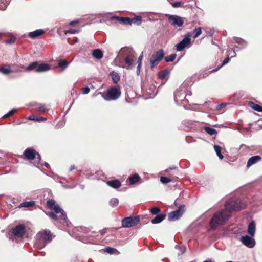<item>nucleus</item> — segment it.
I'll use <instances>...</instances> for the list:
<instances>
[{"label":"nucleus","instance_id":"f257e3e1","mask_svg":"<svg viewBox=\"0 0 262 262\" xmlns=\"http://www.w3.org/2000/svg\"><path fill=\"white\" fill-rule=\"evenodd\" d=\"M245 207V204L238 198H231L226 202L225 208L214 213L209 222L211 230H214L224 225L231 216V212L239 211Z\"/></svg>","mask_w":262,"mask_h":262},{"label":"nucleus","instance_id":"f03ea898","mask_svg":"<svg viewBox=\"0 0 262 262\" xmlns=\"http://www.w3.org/2000/svg\"><path fill=\"white\" fill-rule=\"evenodd\" d=\"M37 238L35 246L38 249L44 248L46 244L50 243L52 239V234L49 230H45L43 232H39L37 234Z\"/></svg>","mask_w":262,"mask_h":262},{"label":"nucleus","instance_id":"7ed1b4c3","mask_svg":"<svg viewBox=\"0 0 262 262\" xmlns=\"http://www.w3.org/2000/svg\"><path fill=\"white\" fill-rule=\"evenodd\" d=\"M23 155L28 160H33L36 158L34 163V165L40 169L42 168V165L40 164L41 160L40 155L34 149L32 148H27L24 151Z\"/></svg>","mask_w":262,"mask_h":262},{"label":"nucleus","instance_id":"20e7f679","mask_svg":"<svg viewBox=\"0 0 262 262\" xmlns=\"http://www.w3.org/2000/svg\"><path fill=\"white\" fill-rule=\"evenodd\" d=\"M50 66L47 63H39L35 61L30 63L25 68V71L28 72L34 71L37 73L48 71L50 69Z\"/></svg>","mask_w":262,"mask_h":262},{"label":"nucleus","instance_id":"39448f33","mask_svg":"<svg viewBox=\"0 0 262 262\" xmlns=\"http://www.w3.org/2000/svg\"><path fill=\"white\" fill-rule=\"evenodd\" d=\"M101 95L105 100H115L120 96L121 91L119 88L114 86L109 89L106 94L101 93Z\"/></svg>","mask_w":262,"mask_h":262},{"label":"nucleus","instance_id":"423d86ee","mask_svg":"<svg viewBox=\"0 0 262 262\" xmlns=\"http://www.w3.org/2000/svg\"><path fill=\"white\" fill-rule=\"evenodd\" d=\"M191 33L188 32L185 35L183 39L180 42L176 45L175 47L177 51L181 52L185 48H188L191 46Z\"/></svg>","mask_w":262,"mask_h":262},{"label":"nucleus","instance_id":"0eeeda50","mask_svg":"<svg viewBox=\"0 0 262 262\" xmlns=\"http://www.w3.org/2000/svg\"><path fill=\"white\" fill-rule=\"evenodd\" d=\"M185 206L180 205L177 210L170 212L168 216V220L169 221H175L179 220L185 212Z\"/></svg>","mask_w":262,"mask_h":262},{"label":"nucleus","instance_id":"6e6552de","mask_svg":"<svg viewBox=\"0 0 262 262\" xmlns=\"http://www.w3.org/2000/svg\"><path fill=\"white\" fill-rule=\"evenodd\" d=\"M164 51L160 49L152 54L150 58V67L154 68L156 64L159 63L164 57Z\"/></svg>","mask_w":262,"mask_h":262},{"label":"nucleus","instance_id":"1a4fd4ad","mask_svg":"<svg viewBox=\"0 0 262 262\" xmlns=\"http://www.w3.org/2000/svg\"><path fill=\"white\" fill-rule=\"evenodd\" d=\"M139 222L138 216L126 217L122 221V226L124 228H129L134 226Z\"/></svg>","mask_w":262,"mask_h":262},{"label":"nucleus","instance_id":"9d476101","mask_svg":"<svg viewBox=\"0 0 262 262\" xmlns=\"http://www.w3.org/2000/svg\"><path fill=\"white\" fill-rule=\"evenodd\" d=\"M187 94H185V91L180 88L174 93V100L177 103L183 102H188L186 98Z\"/></svg>","mask_w":262,"mask_h":262},{"label":"nucleus","instance_id":"9b49d317","mask_svg":"<svg viewBox=\"0 0 262 262\" xmlns=\"http://www.w3.org/2000/svg\"><path fill=\"white\" fill-rule=\"evenodd\" d=\"M169 22L173 26L182 27L184 24V19L178 15H167Z\"/></svg>","mask_w":262,"mask_h":262},{"label":"nucleus","instance_id":"f8f14e48","mask_svg":"<svg viewBox=\"0 0 262 262\" xmlns=\"http://www.w3.org/2000/svg\"><path fill=\"white\" fill-rule=\"evenodd\" d=\"M241 241L243 245L250 248L254 247L255 245V241L251 236H243L241 238Z\"/></svg>","mask_w":262,"mask_h":262},{"label":"nucleus","instance_id":"ddd939ff","mask_svg":"<svg viewBox=\"0 0 262 262\" xmlns=\"http://www.w3.org/2000/svg\"><path fill=\"white\" fill-rule=\"evenodd\" d=\"M26 230V227L24 225L20 224L16 226L13 229V234L18 237H22L24 236Z\"/></svg>","mask_w":262,"mask_h":262},{"label":"nucleus","instance_id":"4468645a","mask_svg":"<svg viewBox=\"0 0 262 262\" xmlns=\"http://www.w3.org/2000/svg\"><path fill=\"white\" fill-rule=\"evenodd\" d=\"M126 50L129 53L124 58V61L128 67H130L133 63L134 58L135 57L134 53L132 50L130 49H127Z\"/></svg>","mask_w":262,"mask_h":262},{"label":"nucleus","instance_id":"2eb2a0df","mask_svg":"<svg viewBox=\"0 0 262 262\" xmlns=\"http://www.w3.org/2000/svg\"><path fill=\"white\" fill-rule=\"evenodd\" d=\"M262 158L260 156L256 155L250 157L247 161L246 167L249 168L251 166L261 161Z\"/></svg>","mask_w":262,"mask_h":262},{"label":"nucleus","instance_id":"dca6fc26","mask_svg":"<svg viewBox=\"0 0 262 262\" xmlns=\"http://www.w3.org/2000/svg\"><path fill=\"white\" fill-rule=\"evenodd\" d=\"M52 209L54 210L56 213H60L62 216V219L64 221L63 223L67 222V220H68L67 214L64 211L60 208L59 206H58L57 204H56Z\"/></svg>","mask_w":262,"mask_h":262},{"label":"nucleus","instance_id":"f3484780","mask_svg":"<svg viewBox=\"0 0 262 262\" xmlns=\"http://www.w3.org/2000/svg\"><path fill=\"white\" fill-rule=\"evenodd\" d=\"M24 68V67L23 66H20L18 67V68H14L13 69V71L17 72H22L24 70H23ZM12 70H10L9 68H1L0 69V72H2L4 74H8L10 73Z\"/></svg>","mask_w":262,"mask_h":262},{"label":"nucleus","instance_id":"a211bd4d","mask_svg":"<svg viewBox=\"0 0 262 262\" xmlns=\"http://www.w3.org/2000/svg\"><path fill=\"white\" fill-rule=\"evenodd\" d=\"M106 183L108 186L114 189H117L121 185L120 181L117 179L107 181Z\"/></svg>","mask_w":262,"mask_h":262},{"label":"nucleus","instance_id":"6ab92c4d","mask_svg":"<svg viewBox=\"0 0 262 262\" xmlns=\"http://www.w3.org/2000/svg\"><path fill=\"white\" fill-rule=\"evenodd\" d=\"M45 33V31L43 29H38L34 31L29 32L28 36L31 38H35Z\"/></svg>","mask_w":262,"mask_h":262},{"label":"nucleus","instance_id":"aec40b11","mask_svg":"<svg viewBox=\"0 0 262 262\" xmlns=\"http://www.w3.org/2000/svg\"><path fill=\"white\" fill-rule=\"evenodd\" d=\"M166 214L165 213H162L157 214L151 221V222L153 224H156L162 222L165 218Z\"/></svg>","mask_w":262,"mask_h":262},{"label":"nucleus","instance_id":"412c9836","mask_svg":"<svg viewBox=\"0 0 262 262\" xmlns=\"http://www.w3.org/2000/svg\"><path fill=\"white\" fill-rule=\"evenodd\" d=\"M247 231L251 237H253L254 236L255 232V224L253 221H251L249 224Z\"/></svg>","mask_w":262,"mask_h":262},{"label":"nucleus","instance_id":"4be33fe9","mask_svg":"<svg viewBox=\"0 0 262 262\" xmlns=\"http://www.w3.org/2000/svg\"><path fill=\"white\" fill-rule=\"evenodd\" d=\"M93 56L97 59H100L103 57V52L99 49H95L92 52Z\"/></svg>","mask_w":262,"mask_h":262},{"label":"nucleus","instance_id":"5701e85b","mask_svg":"<svg viewBox=\"0 0 262 262\" xmlns=\"http://www.w3.org/2000/svg\"><path fill=\"white\" fill-rule=\"evenodd\" d=\"M169 74V71L167 69L160 72L158 74V76L160 79L163 80L168 77Z\"/></svg>","mask_w":262,"mask_h":262},{"label":"nucleus","instance_id":"b1692460","mask_svg":"<svg viewBox=\"0 0 262 262\" xmlns=\"http://www.w3.org/2000/svg\"><path fill=\"white\" fill-rule=\"evenodd\" d=\"M249 105L253 110L256 111L258 112H262V107L260 106V105L255 104V103L251 101H250L249 102Z\"/></svg>","mask_w":262,"mask_h":262},{"label":"nucleus","instance_id":"393cba45","mask_svg":"<svg viewBox=\"0 0 262 262\" xmlns=\"http://www.w3.org/2000/svg\"><path fill=\"white\" fill-rule=\"evenodd\" d=\"M233 39L237 43L242 46V48H245L247 45V42L241 38L234 37Z\"/></svg>","mask_w":262,"mask_h":262},{"label":"nucleus","instance_id":"a878e982","mask_svg":"<svg viewBox=\"0 0 262 262\" xmlns=\"http://www.w3.org/2000/svg\"><path fill=\"white\" fill-rule=\"evenodd\" d=\"M129 180L131 184H134L140 180V177L138 174H134L129 177Z\"/></svg>","mask_w":262,"mask_h":262},{"label":"nucleus","instance_id":"bb28decb","mask_svg":"<svg viewBox=\"0 0 262 262\" xmlns=\"http://www.w3.org/2000/svg\"><path fill=\"white\" fill-rule=\"evenodd\" d=\"M130 25L132 24H135L137 25H140L142 23V17L140 16H137L134 18H130Z\"/></svg>","mask_w":262,"mask_h":262},{"label":"nucleus","instance_id":"cd10ccee","mask_svg":"<svg viewBox=\"0 0 262 262\" xmlns=\"http://www.w3.org/2000/svg\"><path fill=\"white\" fill-rule=\"evenodd\" d=\"M104 251L110 254H118L119 252L115 248L107 247L105 248Z\"/></svg>","mask_w":262,"mask_h":262},{"label":"nucleus","instance_id":"c85d7f7f","mask_svg":"<svg viewBox=\"0 0 262 262\" xmlns=\"http://www.w3.org/2000/svg\"><path fill=\"white\" fill-rule=\"evenodd\" d=\"M35 204V202L34 201L24 202L21 203L19 205L20 207H29L33 206Z\"/></svg>","mask_w":262,"mask_h":262},{"label":"nucleus","instance_id":"c756f323","mask_svg":"<svg viewBox=\"0 0 262 262\" xmlns=\"http://www.w3.org/2000/svg\"><path fill=\"white\" fill-rule=\"evenodd\" d=\"M214 150H215L217 156H218V157L220 159H223V156L221 154V147L219 145H214Z\"/></svg>","mask_w":262,"mask_h":262},{"label":"nucleus","instance_id":"7c9ffc66","mask_svg":"<svg viewBox=\"0 0 262 262\" xmlns=\"http://www.w3.org/2000/svg\"><path fill=\"white\" fill-rule=\"evenodd\" d=\"M204 130L210 135H214L217 134L216 130L209 127L206 126L204 128Z\"/></svg>","mask_w":262,"mask_h":262},{"label":"nucleus","instance_id":"2f4dec72","mask_svg":"<svg viewBox=\"0 0 262 262\" xmlns=\"http://www.w3.org/2000/svg\"><path fill=\"white\" fill-rule=\"evenodd\" d=\"M75 230L80 232V233L83 234V233H87L89 232V229L88 228L84 227H77L75 229ZM80 235L82 236V234Z\"/></svg>","mask_w":262,"mask_h":262},{"label":"nucleus","instance_id":"473e14b6","mask_svg":"<svg viewBox=\"0 0 262 262\" xmlns=\"http://www.w3.org/2000/svg\"><path fill=\"white\" fill-rule=\"evenodd\" d=\"M111 75L112 76L113 81L115 83H117L119 81L120 78L118 73L113 72L111 73Z\"/></svg>","mask_w":262,"mask_h":262},{"label":"nucleus","instance_id":"72a5a7b5","mask_svg":"<svg viewBox=\"0 0 262 262\" xmlns=\"http://www.w3.org/2000/svg\"><path fill=\"white\" fill-rule=\"evenodd\" d=\"M177 57L176 54H172L169 56H166L164 58L166 62H172Z\"/></svg>","mask_w":262,"mask_h":262},{"label":"nucleus","instance_id":"f704fd0d","mask_svg":"<svg viewBox=\"0 0 262 262\" xmlns=\"http://www.w3.org/2000/svg\"><path fill=\"white\" fill-rule=\"evenodd\" d=\"M119 203V200L117 198H112L109 201V204L112 207H116Z\"/></svg>","mask_w":262,"mask_h":262},{"label":"nucleus","instance_id":"c9c22d12","mask_svg":"<svg viewBox=\"0 0 262 262\" xmlns=\"http://www.w3.org/2000/svg\"><path fill=\"white\" fill-rule=\"evenodd\" d=\"M58 65V67L62 68L64 70L68 67L69 63L65 60H61L59 61Z\"/></svg>","mask_w":262,"mask_h":262},{"label":"nucleus","instance_id":"e433bc0d","mask_svg":"<svg viewBox=\"0 0 262 262\" xmlns=\"http://www.w3.org/2000/svg\"><path fill=\"white\" fill-rule=\"evenodd\" d=\"M202 33V29L201 27H196L193 30L194 37L197 38Z\"/></svg>","mask_w":262,"mask_h":262},{"label":"nucleus","instance_id":"4c0bfd02","mask_svg":"<svg viewBox=\"0 0 262 262\" xmlns=\"http://www.w3.org/2000/svg\"><path fill=\"white\" fill-rule=\"evenodd\" d=\"M230 60V58H229V57H227V58H226L223 61L221 66H220V67H219L218 68L215 69H213L212 72H216L220 68H221L222 66L227 64Z\"/></svg>","mask_w":262,"mask_h":262},{"label":"nucleus","instance_id":"58836bf2","mask_svg":"<svg viewBox=\"0 0 262 262\" xmlns=\"http://www.w3.org/2000/svg\"><path fill=\"white\" fill-rule=\"evenodd\" d=\"M150 212L152 215H157L160 212V209L158 207H154L150 209Z\"/></svg>","mask_w":262,"mask_h":262},{"label":"nucleus","instance_id":"ea45409f","mask_svg":"<svg viewBox=\"0 0 262 262\" xmlns=\"http://www.w3.org/2000/svg\"><path fill=\"white\" fill-rule=\"evenodd\" d=\"M55 205L56 204L54 200L50 199L47 202V205L51 209H52Z\"/></svg>","mask_w":262,"mask_h":262},{"label":"nucleus","instance_id":"a19ab883","mask_svg":"<svg viewBox=\"0 0 262 262\" xmlns=\"http://www.w3.org/2000/svg\"><path fill=\"white\" fill-rule=\"evenodd\" d=\"M17 111L16 109H12L11 111H10L9 112H8L7 114H5L4 116H3L2 118H6L9 117L11 116L12 115H13Z\"/></svg>","mask_w":262,"mask_h":262},{"label":"nucleus","instance_id":"79ce46f5","mask_svg":"<svg viewBox=\"0 0 262 262\" xmlns=\"http://www.w3.org/2000/svg\"><path fill=\"white\" fill-rule=\"evenodd\" d=\"M120 22L124 25H130V18H129V17H122V20H121Z\"/></svg>","mask_w":262,"mask_h":262},{"label":"nucleus","instance_id":"37998d69","mask_svg":"<svg viewBox=\"0 0 262 262\" xmlns=\"http://www.w3.org/2000/svg\"><path fill=\"white\" fill-rule=\"evenodd\" d=\"M160 181L163 184H167L171 182V179L166 177H161Z\"/></svg>","mask_w":262,"mask_h":262},{"label":"nucleus","instance_id":"c03bdc74","mask_svg":"<svg viewBox=\"0 0 262 262\" xmlns=\"http://www.w3.org/2000/svg\"><path fill=\"white\" fill-rule=\"evenodd\" d=\"M175 248L180 250V252L178 253L179 255L183 254L185 251V248L184 247H181L177 245L176 246Z\"/></svg>","mask_w":262,"mask_h":262},{"label":"nucleus","instance_id":"a18cd8bd","mask_svg":"<svg viewBox=\"0 0 262 262\" xmlns=\"http://www.w3.org/2000/svg\"><path fill=\"white\" fill-rule=\"evenodd\" d=\"M47 215L51 219H53L55 221L58 220L57 216L53 212H49L47 214Z\"/></svg>","mask_w":262,"mask_h":262},{"label":"nucleus","instance_id":"49530a36","mask_svg":"<svg viewBox=\"0 0 262 262\" xmlns=\"http://www.w3.org/2000/svg\"><path fill=\"white\" fill-rule=\"evenodd\" d=\"M172 6L174 8H178V7H181L182 2L181 1H177V2L172 3Z\"/></svg>","mask_w":262,"mask_h":262},{"label":"nucleus","instance_id":"de8ad7c7","mask_svg":"<svg viewBox=\"0 0 262 262\" xmlns=\"http://www.w3.org/2000/svg\"><path fill=\"white\" fill-rule=\"evenodd\" d=\"M38 110L40 112H45V111L47 110V108L44 104H39Z\"/></svg>","mask_w":262,"mask_h":262},{"label":"nucleus","instance_id":"09e8293b","mask_svg":"<svg viewBox=\"0 0 262 262\" xmlns=\"http://www.w3.org/2000/svg\"><path fill=\"white\" fill-rule=\"evenodd\" d=\"M81 91L83 94H87L90 92V88L88 86H85L82 88Z\"/></svg>","mask_w":262,"mask_h":262},{"label":"nucleus","instance_id":"8fccbe9b","mask_svg":"<svg viewBox=\"0 0 262 262\" xmlns=\"http://www.w3.org/2000/svg\"><path fill=\"white\" fill-rule=\"evenodd\" d=\"M15 40H16L15 38H11L7 39L6 41V43L7 44H12V43H14L15 41Z\"/></svg>","mask_w":262,"mask_h":262},{"label":"nucleus","instance_id":"3c124183","mask_svg":"<svg viewBox=\"0 0 262 262\" xmlns=\"http://www.w3.org/2000/svg\"><path fill=\"white\" fill-rule=\"evenodd\" d=\"M227 105V103H221L220 104V105H218L216 107V110H220V109H221L223 107H224L225 106H226Z\"/></svg>","mask_w":262,"mask_h":262},{"label":"nucleus","instance_id":"603ef678","mask_svg":"<svg viewBox=\"0 0 262 262\" xmlns=\"http://www.w3.org/2000/svg\"><path fill=\"white\" fill-rule=\"evenodd\" d=\"M111 20H116L120 22L121 20H122V17L114 16L111 17Z\"/></svg>","mask_w":262,"mask_h":262},{"label":"nucleus","instance_id":"864d4df0","mask_svg":"<svg viewBox=\"0 0 262 262\" xmlns=\"http://www.w3.org/2000/svg\"><path fill=\"white\" fill-rule=\"evenodd\" d=\"M47 119L46 118L42 117H36V121H41L43 120H46Z\"/></svg>","mask_w":262,"mask_h":262},{"label":"nucleus","instance_id":"5fc2aeb1","mask_svg":"<svg viewBox=\"0 0 262 262\" xmlns=\"http://www.w3.org/2000/svg\"><path fill=\"white\" fill-rule=\"evenodd\" d=\"M143 53H142V54L138 58V64L140 63V65L142 66V60L143 59Z\"/></svg>","mask_w":262,"mask_h":262},{"label":"nucleus","instance_id":"6e6d98bb","mask_svg":"<svg viewBox=\"0 0 262 262\" xmlns=\"http://www.w3.org/2000/svg\"><path fill=\"white\" fill-rule=\"evenodd\" d=\"M68 32H69L71 34H76L78 32V30H75V29H70L68 31Z\"/></svg>","mask_w":262,"mask_h":262},{"label":"nucleus","instance_id":"4d7b16f0","mask_svg":"<svg viewBox=\"0 0 262 262\" xmlns=\"http://www.w3.org/2000/svg\"><path fill=\"white\" fill-rule=\"evenodd\" d=\"M141 68V66L140 65V63L138 64V66L137 67V71H136V73H137V75H139L140 74Z\"/></svg>","mask_w":262,"mask_h":262},{"label":"nucleus","instance_id":"13d9d810","mask_svg":"<svg viewBox=\"0 0 262 262\" xmlns=\"http://www.w3.org/2000/svg\"><path fill=\"white\" fill-rule=\"evenodd\" d=\"M36 116H29V117L28 119H29V120H34V121H36Z\"/></svg>","mask_w":262,"mask_h":262},{"label":"nucleus","instance_id":"bf43d9fd","mask_svg":"<svg viewBox=\"0 0 262 262\" xmlns=\"http://www.w3.org/2000/svg\"><path fill=\"white\" fill-rule=\"evenodd\" d=\"M106 228H104V229H103V230H100V231H99V232H100L101 234L102 235H104V234L105 233V232H106Z\"/></svg>","mask_w":262,"mask_h":262},{"label":"nucleus","instance_id":"052dcab7","mask_svg":"<svg viewBox=\"0 0 262 262\" xmlns=\"http://www.w3.org/2000/svg\"><path fill=\"white\" fill-rule=\"evenodd\" d=\"M78 23V21H72L70 23V25L71 26H74V25L77 24Z\"/></svg>","mask_w":262,"mask_h":262},{"label":"nucleus","instance_id":"680f3d73","mask_svg":"<svg viewBox=\"0 0 262 262\" xmlns=\"http://www.w3.org/2000/svg\"><path fill=\"white\" fill-rule=\"evenodd\" d=\"M203 262H214V261H213L211 259L208 258L207 259H206V260L204 261Z\"/></svg>","mask_w":262,"mask_h":262},{"label":"nucleus","instance_id":"e2e57ef3","mask_svg":"<svg viewBox=\"0 0 262 262\" xmlns=\"http://www.w3.org/2000/svg\"><path fill=\"white\" fill-rule=\"evenodd\" d=\"M44 165H45V166H46L47 168H49V167H50V165H49V164L48 163H47V162H45V163H44Z\"/></svg>","mask_w":262,"mask_h":262},{"label":"nucleus","instance_id":"0e129e2a","mask_svg":"<svg viewBox=\"0 0 262 262\" xmlns=\"http://www.w3.org/2000/svg\"><path fill=\"white\" fill-rule=\"evenodd\" d=\"M75 168V166H74V165H72V166H71V167L70 168V171H72V170H73V169H74Z\"/></svg>","mask_w":262,"mask_h":262},{"label":"nucleus","instance_id":"69168bd1","mask_svg":"<svg viewBox=\"0 0 262 262\" xmlns=\"http://www.w3.org/2000/svg\"><path fill=\"white\" fill-rule=\"evenodd\" d=\"M176 168V167L175 166H172L169 167V169L173 170Z\"/></svg>","mask_w":262,"mask_h":262},{"label":"nucleus","instance_id":"338daca9","mask_svg":"<svg viewBox=\"0 0 262 262\" xmlns=\"http://www.w3.org/2000/svg\"><path fill=\"white\" fill-rule=\"evenodd\" d=\"M174 204L176 206H177L179 204V203L177 202V200H175Z\"/></svg>","mask_w":262,"mask_h":262},{"label":"nucleus","instance_id":"774afa93","mask_svg":"<svg viewBox=\"0 0 262 262\" xmlns=\"http://www.w3.org/2000/svg\"><path fill=\"white\" fill-rule=\"evenodd\" d=\"M2 33H0V40L1 39Z\"/></svg>","mask_w":262,"mask_h":262}]
</instances>
